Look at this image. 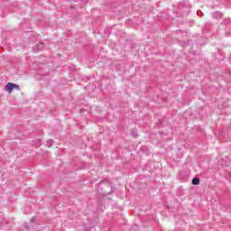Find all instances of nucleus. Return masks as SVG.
I'll return each mask as SVG.
<instances>
[{
    "instance_id": "3",
    "label": "nucleus",
    "mask_w": 231,
    "mask_h": 231,
    "mask_svg": "<svg viewBox=\"0 0 231 231\" xmlns=\"http://www.w3.org/2000/svg\"><path fill=\"white\" fill-rule=\"evenodd\" d=\"M192 185H199V178H193Z\"/></svg>"
},
{
    "instance_id": "1",
    "label": "nucleus",
    "mask_w": 231,
    "mask_h": 231,
    "mask_svg": "<svg viewBox=\"0 0 231 231\" xmlns=\"http://www.w3.org/2000/svg\"><path fill=\"white\" fill-rule=\"evenodd\" d=\"M14 89H17L18 91L21 89V87L15 83H7L5 86V91L7 93H12Z\"/></svg>"
},
{
    "instance_id": "5",
    "label": "nucleus",
    "mask_w": 231,
    "mask_h": 231,
    "mask_svg": "<svg viewBox=\"0 0 231 231\" xmlns=\"http://www.w3.org/2000/svg\"><path fill=\"white\" fill-rule=\"evenodd\" d=\"M50 143H51H51H53V141H52V140H51V141H50Z\"/></svg>"
},
{
    "instance_id": "2",
    "label": "nucleus",
    "mask_w": 231,
    "mask_h": 231,
    "mask_svg": "<svg viewBox=\"0 0 231 231\" xmlns=\"http://www.w3.org/2000/svg\"><path fill=\"white\" fill-rule=\"evenodd\" d=\"M34 51H42V50H44V43L40 42L38 43L34 48Z\"/></svg>"
},
{
    "instance_id": "4",
    "label": "nucleus",
    "mask_w": 231,
    "mask_h": 231,
    "mask_svg": "<svg viewBox=\"0 0 231 231\" xmlns=\"http://www.w3.org/2000/svg\"><path fill=\"white\" fill-rule=\"evenodd\" d=\"M31 223H35V217H32L31 218Z\"/></svg>"
}]
</instances>
